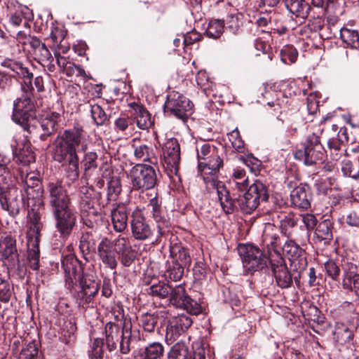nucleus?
Segmentation results:
<instances>
[{
  "instance_id": "nucleus-8",
  "label": "nucleus",
  "mask_w": 359,
  "mask_h": 359,
  "mask_svg": "<svg viewBox=\"0 0 359 359\" xmlns=\"http://www.w3.org/2000/svg\"><path fill=\"white\" fill-rule=\"evenodd\" d=\"M129 177L135 190L151 189L156 184V174L151 165L140 163L135 165L131 168Z\"/></svg>"
},
{
  "instance_id": "nucleus-55",
  "label": "nucleus",
  "mask_w": 359,
  "mask_h": 359,
  "mask_svg": "<svg viewBox=\"0 0 359 359\" xmlns=\"http://www.w3.org/2000/svg\"><path fill=\"white\" fill-rule=\"evenodd\" d=\"M297 218L292 214H287L280 221V225L283 230L287 231L290 228H293L297 225Z\"/></svg>"
},
{
  "instance_id": "nucleus-11",
  "label": "nucleus",
  "mask_w": 359,
  "mask_h": 359,
  "mask_svg": "<svg viewBox=\"0 0 359 359\" xmlns=\"http://www.w3.org/2000/svg\"><path fill=\"white\" fill-rule=\"evenodd\" d=\"M130 228L133 238L140 241L150 239L154 233L142 211L140 209H136L132 213Z\"/></svg>"
},
{
  "instance_id": "nucleus-54",
  "label": "nucleus",
  "mask_w": 359,
  "mask_h": 359,
  "mask_svg": "<svg viewBox=\"0 0 359 359\" xmlns=\"http://www.w3.org/2000/svg\"><path fill=\"white\" fill-rule=\"evenodd\" d=\"M328 147L331 151V155L334 160H338L340 157L338 151H345L341 149V144L337 139H331L328 141Z\"/></svg>"
},
{
  "instance_id": "nucleus-16",
  "label": "nucleus",
  "mask_w": 359,
  "mask_h": 359,
  "mask_svg": "<svg viewBox=\"0 0 359 359\" xmlns=\"http://www.w3.org/2000/svg\"><path fill=\"white\" fill-rule=\"evenodd\" d=\"M149 210L151 217L156 223L157 231L156 232V240H158L165 233V230L168 228L170 223L166 219L161 208V202L157 197L152 198L148 205Z\"/></svg>"
},
{
  "instance_id": "nucleus-41",
  "label": "nucleus",
  "mask_w": 359,
  "mask_h": 359,
  "mask_svg": "<svg viewBox=\"0 0 359 359\" xmlns=\"http://www.w3.org/2000/svg\"><path fill=\"white\" fill-rule=\"evenodd\" d=\"M217 153L216 149L210 144H204L199 149H197V158L198 163L201 161H205L210 157H214Z\"/></svg>"
},
{
  "instance_id": "nucleus-27",
  "label": "nucleus",
  "mask_w": 359,
  "mask_h": 359,
  "mask_svg": "<svg viewBox=\"0 0 359 359\" xmlns=\"http://www.w3.org/2000/svg\"><path fill=\"white\" fill-rule=\"evenodd\" d=\"M333 222L330 219H325L319 222L315 229V238L325 244L329 243L333 238Z\"/></svg>"
},
{
  "instance_id": "nucleus-47",
  "label": "nucleus",
  "mask_w": 359,
  "mask_h": 359,
  "mask_svg": "<svg viewBox=\"0 0 359 359\" xmlns=\"http://www.w3.org/2000/svg\"><path fill=\"white\" fill-rule=\"evenodd\" d=\"M325 269L327 275L332 280L338 279L341 269L339 266L334 260H328L325 263Z\"/></svg>"
},
{
  "instance_id": "nucleus-3",
  "label": "nucleus",
  "mask_w": 359,
  "mask_h": 359,
  "mask_svg": "<svg viewBox=\"0 0 359 359\" xmlns=\"http://www.w3.org/2000/svg\"><path fill=\"white\" fill-rule=\"evenodd\" d=\"M62 266L68 288H72L76 281L79 282L81 290L77 294L79 304L84 306L90 303L100 288L99 283L95 276L83 273L80 262L73 255L64 257L62 259Z\"/></svg>"
},
{
  "instance_id": "nucleus-53",
  "label": "nucleus",
  "mask_w": 359,
  "mask_h": 359,
  "mask_svg": "<svg viewBox=\"0 0 359 359\" xmlns=\"http://www.w3.org/2000/svg\"><path fill=\"white\" fill-rule=\"evenodd\" d=\"M67 76H73L74 75L76 76H83L85 74V70L82 69L81 67L76 65L75 64L71 62L67 65L65 69L63 71Z\"/></svg>"
},
{
  "instance_id": "nucleus-21",
  "label": "nucleus",
  "mask_w": 359,
  "mask_h": 359,
  "mask_svg": "<svg viewBox=\"0 0 359 359\" xmlns=\"http://www.w3.org/2000/svg\"><path fill=\"white\" fill-rule=\"evenodd\" d=\"M262 245L268 249L269 252L273 251L277 257H280L277 247L279 245L280 238L276 226L268 223L265 225L262 236Z\"/></svg>"
},
{
  "instance_id": "nucleus-62",
  "label": "nucleus",
  "mask_w": 359,
  "mask_h": 359,
  "mask_svg": "<svg viewBox=\"0 0 359 359\" xmlns=\"http://www.w3.org/2000/svg\"><path fill=\"white\" fill-rule=\"evenodd\" d=\"M111 243L107 238L103 239L98 245V254L101 256L104 254L113 252Z\"/></svg>"
},
{
  "instance_id": "nucleus-13",
  "label": "nucleus",
  "mask_w": 359,
  "mask_h": 359,
  "mask_svg": "<svg viewBox=\"0 0 359 359\" xmlns=\"http://www.w3.org/2000/svg\"><path fill=\"white\" fill-rule=\"evenodd\" d=\"M60 121L61 116L59 113L55 111L48 113L39 121V127L36 125V133L30 135L38 136L40 140L45 141L57 132ZM37 123L38 121L36 124Z\"/></svg>"
},
{
  "instance_id": "nucleus-40",
  "label": "nucleus",
  "mask_w": 359,
  "mask_h": 359,
  "mask_svg": "<svg viewBox=\"0 0 359 359\" xmlns=\"http://www.w3.org/2000/svg\"><path fill=\"white\" fill-rule=\"evenodd\" d=\"M224 32V23L222 21L216 20L211 21L208 28L206 29L205 33L208 36L217 39L219 38Z\"/></svg>"
},
{
  "instance_id": "nucleus-32",
  "label": "nucleus",
  "mask_w": 359,
  "mask_h": 359,
  "mask_svg": "<svg viewBox=\"0 0 359 359\" xmlns=\"http://www.w3.org/2000/svg\"><path fill=\"white\" fill-rule=\"evenodd\" d=\"M286 8L297 17H308L310 7L304 0H283Z\"/></svg>"
},
{
  "instance_id": "nucleus-2",
  "label": "nucleus",
  "mask_w": 359,
  "mask_h": 359,
  "mask_svg": "<svg viewBox=\"0 0 359 359\" xmlns=\"http://www.w3.org/2000/svg\"><path fill=\"white\" fill-rule=\"evenodd\" d=\"M48 201L55 221L60 238L67 239L76 223V212L71 207L67 189L58 182L47 184Z\"/></svg>"
},
{
  "instance_id": "nucleus-63",
  "label": "nucleus",
  "mask_w": 359,
  "mask_h": 359,
  "mask_svg": "<svg viewBox=\"0 0 359 359\" xmlns=\"http://www.w3.org/2000/svg\"><path fill=\"white\" fill-rule=\"evenodd\" d=\"M100 344H102L98 340H95L94 346L93 347L92 355L90 359H102L103 350L102 347L100 346Z\"/></svg>"
},
{
  "instance_id": "nucleus-10",
  "label": "nucleus",
  "mask_w": 359,
  "mask_h": 359,
  "mask_svg": "<svg viewBox=\"0 0 359 359\" xmlns=\"http://www.w3.org/2000/svg\"><path fill=\"white\" fill-rule=\"evenodd\" d=\"M165 109L170 114L185 121L191 114L192 104L184 95L173 91L167 97Z\"/></svg>"
},
{
  "instance_id": "nucleus-1",
  "label": "nucleus",
  "mask_w": 359,
  "mask_h": 359,
  "mask_svg": "<svg viewBox=\"0 0 359 359\" xmlns=\"http://www.w3.org/2000/svg\"><path fill=\"white\" fill-rule=\"evenodd\" d=\"M83 130L82 128H74L60 133L53 142L51 154L53 158L67 166V176L75 181L79 177V158L77 148L81 144L82 150L86 149V144H83Z\"/></svg>"
},
{
  "instance_id": "nucleus-20",
  "label": "nucleus",
  "mask_w": 359,
  "mask_h": 359,
  "mask_svg": "<svg viewBox=\"0 0 359 359\" xmlns=\"http://www.w3.org/2000/svg\"><path fill=\"white\" fill-rule=\"evenodd\" d=\"M13 154L16 161L22 165H28L35 161V154L28 140H22L12 144Z\"/></svg>"
},
{
  "instance_id": "nucleus-18",
  "label": "nucleus",
  "mask_w": 359,
  "mask_h": 359,
  "mask_svg": "<svg viewBox=\"0 0 359 359\" xmlns=\"http://www.w3.org/2000/svg\"><path fill=\"white\" fill-rule=\"evenodd\" d=\"M270 262L278 286L281 288L290 287L292 283V278L283 259L281 257H278L276 263L272 260Z\"/></svg>"
},
{
  "instance_id": "nucleus-6",
  "label": "nucleus",
  "mask_w": 359,
  "mask_h": 359,
  "mask_svg": "<svg viewBox=\"0 0 359 359\" xmlns=\"http://www.w3.org/2000/svg\"><path fill=\"white\" fill-rule=\"evenodd\" d=\"M269 195L266 186L259 180L251 184L247 191L236 201L241 210L245 214H251L259 205L260 201L268 200Z\"/></svg>"
},
{
  "instance_id": "nucleus-36",
  "label": "nucleus",
  "mask_w": 359,
  "mask_h": 359,
  "mask_svg": "<svg viewBox=\"0 0 359 359\" xmlns=\"http://www.w3.org/2000/svg\"><path fill=\"white\" fill-rule=\"evenodd\" d=\"M283 254L294 262L302 253V249L293 241H287L282 248Z\"/></svg>"
},
{
  "instance_id": "nucleus-15",
  "label": "nucleus",
  "mask_w": 359,
  "mask_h": 359,
  "mask_svg": "<svg viewBox=\"0 0 359 359\" xmlns=\"http://www.w3.org/2000/svg\"><path fill=\"white\" fill-rule=\"evenodd\" d=\"M192 320L187 315L172 317L166 327L165 339L168 342L174 341L179 336L186 332L191 325Z\"/></svg>"
},
{
  "instance_id": "nucleus-14",
  "label": "nucleus",
  "mask_w": 359,
  "mask_h": 359,
  "mask_svg": "<svg viewBox=\"0 0 359 359\" xmlns=\"http://www.w3.org/2000/svg\"><path fill=\"white\" fill-rule=\"evenodd\" d=\"M163 156L170 175H177L180 161V148L175 138L168 140L163 147Z\"/></svg>"
},
{
  "instance_id": "nucleus-37",
  "label": "nucleus",
  "mask_w": 359,
  "mask_h": 359,
  "mask_svg": "<svg viewBox=\"0 0 359 359\" xmlns=\"http://www.w3.org/2000/svg\"><path fill=\"white\" fill-rule=\"evenodd\" d=\"M341 171L344 175L357 179L359 177V163L346 158L342 161Z\"/></svg>"
},
{
  "instance_id": "nucleus-22",
  "label": "nucleus",
  "mask_w": 359,
  "mask_h": 359,
  "mask_svg": "<svg viewBox=\"0 0 359 359\" xmlns=\"http://www.w3.org/2000/svg\"><path fill=\"white\" fill-rule=\"evenodd\" d=\"M0 257L9 262H14L18 257L16 240L10 235L0 241Z\"/></svg>"
},
{
  "instance_id": "nucleus-58",
  "label": "nucleus",
  "mask_w": 359,
  "mask_h": 359,
  "mask_svg": "<svg viewBox=\"0 0 359 359\" xmlns=\"http://www.w3.org/2000/svg\"><path fill=\"white\" fill-rule=\"evenodd\" d=\"M200 38V34L196 32H188L187 34L183 36V41L182 44L184 46V48H187L194 42L199 41Z\"/></svg>"
},
{
  "instance_id": "nucleus-23",
  "label": "nucleus",
  "mask_w": 359,
  "mask_h": 359,
  "mask_svg": "<svg viewBox=\"0 0 359 359\" xmlns=\"http://www.w3.org/2000/svg\"><path fill=\"white\" fill-rule=\"evenodd\" d=\"M129 106L133 110L132 116L135 119L139 128L146 130L152 126L151 115L142 105L132 102L129 104Z\"/></svg>"
},
{
  "instance_id": "nucleus-24",
  "label": "nucleus",
  "mask_w": 359,
  "mask_h": 359,
  "mask_svg": "<svg viewBox=\"0 0 359 359\" xmlns=\"http://www.w3.org/2000/svg\"><path fill=\"white\" fill-rule=\"evenodd\" d=\"M334 334L337 339L341 344L346 345L347 348L351 350L354 356L356 355L358 346L353 341V332L347 326L341 324L338 325L335 329Z\"/></svg>"
},
{
  "instance_id": "nucleus-43",
  "label": "nucleus",
  "mask_w": 359,
  "mask_h": 359,
  "mask_svg": "<svg viewBox=\"0 0 359 359\" xmlns=\"http://www.w3.org/2000/svg\"><path fill=\"white\" fill-rule=\"evenodd\" d=\"M229 140L232 147L238 151L243 152L244 149V142L242 140L238 129L232 130L228 134Z\"/></svg>"
},
{
  "instance_id": "nucleus-12",
  "label": "nucleus",
  "mask_w": 359,
  "mask_h": 359,
  "mask_svg": "<svg viewBox=\"0 0 359 359\" xmlns=\"http://www.w3.org/2000/svg\"><path fill=\"white\" fill-rule=\"evenodd\" d=\"M170 302L176 307L182 308L191 314L197 315L201 312L200 305L186 294L182 285L174 288L171 286Z\"/></svg>"
},
{
  "instance_id": "nucleus-30",
  "label": "nucleus",
  "mask_w": 359,
  "mask_h": 359,
  "mask_svg": "<svg viewBox=\"0 0 359 359\" xmlns=\"http://www.w3.org/2000/svg\"><path fill=\"white\" fill-rule=\"evenodd\" d=\"M140 140L134 138L132 140V147L134 149L135 157L142 161H147L154 163L156 158L152 152V149L145 144H140Z\"/></svg>"
},
{
  "instance_id": "nucleus-46",
  "label": "nucleus",
  "mask_w": 359,
  "mask_h": 359,
  "mask_svg": "<svg viewBox=\"0 0 359 359\" xmlns=\"http://www.w3.org/2000/svg\"><path fill=\"white\" fill-rule=\"evenodd\" d=\"M158 323V317L154 314H146L142 318V325L144 331L154 332Z\"/></svg>"
},
{
  "instance_id": "nucleus-44",
  "label": "nucleus",
  "mask_w": 359,
  "mask_h": 359,
  "mask_svg": "<svg viewBox=\"0 0 359 359\" xmlns=\"http://www.w3.org/2000/svg\"><path fill=\"white\" fill-rule=\"evenodd\" d=\"M33 54L34 55V58L40 63L52 62L53 60L50 52L47 48L45 43L42 44L39 48L36 49Z\"/></svg>"
},
{
  "instance_id": "nucleus-59",
  "label": "nucleus",
  "mask_w": 359,
  "mask_h": 359,
  "mask_svg": "<svg viewBox=\"0 0 359 359\" xmlns=\"http://www.w3.org/2000/svg\"><path fill=\"white\" fill-rule=\"evenodd\" d=\"M307 109L310 114H314L317 112L319 107V101L317 100L316 95L310 94L307 97Z\"/></svg>"
},
{
  "instance_id": "nucleus-26",
  "label": "nucleus",
  "mask_w": 359,
  "mask_h": 359,
  "mask_svg": "<svg viewBox=\"0 0 359 359\" xmlns=\"http://www.w3.org/2000/svg\"><path fill=\"white\" fill-rule=\"evenodd\" d=\"M113 228L116 232H123L128 226V213L125 206H118L111 212Z\"/></svg>"
},
{
  "instance_id": "nucleus-31",
  "label": "nucleus",
  "mask_w": 359,
  "mask_h": 359,
  "mask_svg": "<svg viewBox=\"0 0 359 359\" xmlns=\"http://www.w3.org/2000/svg\"><path fill=\"white\" fill-rule=\"evenodd\" d=\"M139 355L142 359H163L164 346L160 342H151L139 351Z\"/></svg>"
},
{
  "instance_id": "nucleus-45",
  "label": "nucleus",
  "mask_w": 359,
  "mask_h": 359,
  "mask_svg": "<svg viewBox=\"0 0 359 359\" xmlns=\"http://www.w3.org/2000/svg\"><path fill=\"white\" fill-rule=\"evenodd\" d=\"M97 160V155L96 153L88 152L86 154L83 161L86 175H87L90 170L95 169L98 166Z\"/></svg>"
},
{
  "instance_id": "nucleus-57",
  "label": "nucleus",
  "mask_w": 359,
  "mask_h": 359,
  "mask_svg": "<svg viewBox=\"0 0 359 359\" xmlns=\"http://www.w3.org/2000/svg\"><path fill=\"white\" fill-rule=\"evenodd\" d=\"M128 245V238L119 236L114 241L115 250L118 253L123 254L126 252Z\"/></svg>"
},
{
  "instance_id": "nucleus-52",
  "label": "nucleus",
  "mask_w": 359,
  "mask_h": 359,
  "mask_svg": "<svg viewBox=\"0 0 359 359\" xmlns=\"http://www.w3.org/2000/svg\"><path fill=\"white\" fill-rule=\"evenodd\" d=\"M94 245L95 243L92 238V235L88 232L83 233L79 244L81 250L82 252H89L94 247Z\"/></svg>"
},
{
  "instance_id": "nucleus-29",
  "label": "nucleus",
  "mask_w": 359,
  "mask_h": 359,
  "mask_svg": "<svg viewBox=\"0 0 359 359\" xmlns=\"http://www.w3.org/2000/svg\"><path fill=\"white\" fill-rule=\"evenodd\" d=\"M28 262L30 268L33 270H37L39 268V238L36 236H29L27 240Z\"/></svg>"
},
{
  "instance_id": "nucleus-4",
  "label": "nucleus",
  "mask_w": 359,
  "mask_h": 359,
  "mask_svg": "<svg viewBox=\"0 0 359 359\" xmlns=\"http://www.w3.org/2000/svg\"><path fill=\"white\" fill-rule=\"evenodd\" d=\"M222 165L223 161L218 153H216L214 157L200 161L198 167L203 175L207 189L215 190L222 210L226 214H231L236 209L235 201L231 197L225 184L218 180L219 168Z\"/></svg>"
},
{
  "instance_id": "nucleus-35",
  "label": "nucleus",
  "mask_w": 359,
  "mask_h": 359,
  "mask_svg": "<svg viewBox=\"0 0 359 359\" xmlns=\"http://www.w3.org/2000/svg\"><path fill=\"white\" fill-rule=\"evenodd\" d=\"M189 354L188 346L184 342H177L170 349L167 359H188Z\"/></svg>"
},
{
  "instance_id": "nucleus-42",
  "label": "nucleus",
  "mask_w": 359,
  "mask_h": 359,
  "mask_svg": "<svg viewBox=\"0 0 359 359\" xmlns=\"http://www.w3.org/2000/svg\"><path fill=\"white\" fill-rule=\"evenodd\" d=\"M171 292V286L165 284L154 285L149 287V294L152 296L164 298Z\"/></svg>"
},
{
  "instance_id": "nucleus-56",
  "label": "nucleus",
  "mask_w": 359,
  "mask_h": 359,
  "mask_svg": "<svg viewBox=\"0 0 359 359\" xmlns=\"http://www.w3.org/2000/svg\"><path fill=\"white\" fill-rule=\"evenodd\" d=\"M11 290L8 283L1 280L0 283V300L8 302L11 297Z\"/></svg>"
},
{
  "instance_id": "nucleus-39",
  "label": "nucleus",
  "mask_w": 359,
  "mask_h": 359,
  "mask_svg": "<svg viewBox=\"0 0 359 359\" xmlns=\"http://www.w3.org/2000/svg\"><path fill=\"white\" fill-rule=\"evenodd\" d=\"M245 175V171L243 169H236L233 171V181L240 191H245L248 186V179Z\"/></svg>"
},
{
  "instance_id": "nucleus-60",
  "label": "nucleus",
  "mask_w": 359,
  "mask_h": 359,
  "mask_svg": "<svg viewBox=\"0 0 359 359\" xmlns=\"http://www.w3.org/2000/svg\"><path fill=\"white\" fill-rule=\"evenodd\" d=\"M228 27L233 32L236 33L238 31L242 22L241 15L237 14L236 15H231L230 20L228 21Z\"/></svg>"
},
{
  "instance_id": "nucleus-51",
  "label": "nucleus",
  "mask_w": 359,
  "mask_h": 359,
  "mask_svg": "<svg viewBox=\"0 0 359 359\" xmlns=\"http://www.w3.org/2000/svg\"><path fill=\"white\" fill-rule=\"evenodd\" d=\"M184 274V266L180 263H175L168 271V276L170 279L177 281L181 279Z\"/></svg>"
},
{
  "instance_id": "nucleus-50",
  "label": "nucleus",
  "mask_w": 359,
  "mask_h": 359,
  "mask_svg": "<svg viewBox=\"0 0 359 359\" xmlns=\"http://www.w3.org/2000/svg\"><path fill=\"white\" fill-rule=\"evenodd\" d=\"M81 215L84 216H93L97 215V211L94 208L90 200H86L82 197V201L80 203Z\"/></svg>"
},
{
  "instance_id": "nucleus-48",
  "label": "nucleus",
  "mask_w": 359,
  "mask_h": 359,
  "mask_svg": "<svg viewBox=\"0 0 359 359\" xmlns=\"http://www.w3.org/2000/svg\"><path fill=\"white\" fill-rule=\"evenodd\" d=\"M116 130L121 132L126 131L128 128L134 129V121L129 116H121L115 121Z\"/></svg>"
},
{
  "instance_id": "nucleus-38",
  "label": "nucleus",
  "mask_w": 359,
  "mask_h": 359,
  "mask_svg": "<svg viewBox=\"0 0 359 359\" xmlns=\"http://www.w3.org/2000/svg\"><path fill=\"white\" fill-rule=\"evenodd\" d=\"M90 113L97 126H102L108 121V117L105 111L101 106L97 104L90 105Z\"/></svg>"
},
{
  "instance_id": "nucleus-34",
  "label": "nucleus",
  "mask_w": 359,
  "mask_h": 359,
  "mask_svg": "<svg viewBox=\"0 0 359 359\" xmlns=\"http://www.w3.org/2000/svg\"><path fill=\"white\" fill-rule=\"evenodd\" d=\"M340 39L347 46L359 48V34L356 29L342 27L340 29Z\"/></svg>"
},
{
  "instance_id": "nucleus-19",
  "label": "nucleus",
  "mask_w": 359,
  "mask_h": 359,
  "mask_svg": "<svg viewBox=\"0 0 359 359\" xmlns=\"http://www.w3.org/2000/svg\"><path fill=\"white\" fill-rule=\"evenodd\" d=\"M31 210L29 211V217L30 220V228L28 232V238L29 236H36L39 238L40 231L43 226L41 222V217L44 212V202L42 200V204H39L34 201L31 203Z\"/></svg>"
},
{
  "instance_id": "nucleus-5",
  "label": "nucleus",
  "mask_w": 359,
  "mask_h": 359,
  "mask_svg": "<svg viewBox=\"0 0 359 359\" xmlns=\"http://www.w3.org/2000/svg\"><path fill=\"white\" fill-rule=\"evenodd\" d=\"M22 93L13 103V120L22 126L29 134L36 133V123L37 122L36 108L37 103L34 97V88L25 82L22 86Z\"/></svg>"
},
{
  "instance_id": "nucleus-49",
  "label": "nucleus",
  "mask_w": 359,
  "mask_h": 359,
  "mask_svg": "<svg viewBox=\"0 0 359 359\" xmlns=\"http://www.w3.org/2000/svg\"><path fill=\"white\" fill-rule=\"evenodd\" d=\"M38 353V348L35 343L30 342L22 350L20 358L25 359H37Z\"/></svg>"
},
{
  "instance_id": "nucleus-9",
  "label": "nucleus",
  "mask_w": 359,
  "mask_h": 359,
  "mask_svg": "<svg viewBox=\"0 0 359 359\" xmlns=\"http://www.w3.org/2000/svg\"><path fill=\"white\" fill-rule=\"evenodd\" d=\"M238 253L243 266L250 272L262 270L269 262L268 257L259 248L252 244L240 245Z\"/></svg>"
},
{
  "instance_id": "nucleus-25",
  "label": "nucleus",
  "mask_w": 359,
  "mask_h": 359,
  "mask_svg": "<svg viewBox=\"0 0 359 359\" xmlns=\"http://www.w3.org/2000/svg\"><path fill=\"white\" fill-rule=\"evenodd\" d=\"M137 331L132 329L130 321L124 320L121 340L120 341V351L123 354H128L130 351L131 343L137 339Z\"/></svg>"
},
{
  "instance_id": "nucleus-17",
  "label": "nucleus",
  "mask_w": 359,
  "mask_h": 359,
  "mask_svg": "<svg viewBox=\"0 0 359 359\" xmlns=\"http://www.w3.org/2000/svg\"><path fill=\"white\" fill-rule=\"evenodd\" d=\"M24 190L27 198V205L36 201V203L42 204L43 189L39 178L34 173L27 174L23 179Z\"/></svg>"
},
{
  "instance_id": "nucleus-33",
  "label": "nucleus",
  "mask_w": 359,
  "mask_h": 359,
  "mask_svg": "<svg viewBox=\"0 0 359 359\" xmlns=\"http://www.w3.org/2000/svg\"><path fill=\"white\" fill-rule=\"evenodd\" d=\"M106 344L108 349L111 351L116 347L120 329L119 326L112 322H109L105 325Z\"/></svg>"
},
{
  "instance_id": "nucleus-28",
  "label": "nucleus",
  "mask_w": 359,
  "mask_h": 359,
  "mask_svg": "<svg viewBox=\"0 0 359 359\" xmlns=\"http://www.w3.org/2000/svg\"><path fill=\"white\" fill-rule=\"evenodd\" d=\"M292 204L299 208L306 210L310 205V195L308 193V189L304 187L299 186L294 188L290 194Z\"/></svg>"
},
{
  "instance_id": "nucleus-61",
  "label": "nucleus",
  "mask_w": 359,
  "mask_h": 359,
  "mask_svg": "<svg viewBox=\"0 0 359 359\" xmlns=\"http://www.w3.org/2000/svg\"><path fill=\"white\" fill-rule=\"evenodd\" d=\"M102 262L111 269H114L117 266V262L115 257L114 252L104 254L100 256Z\"/></svg>"
},
{
  "instance_id": "nucleus-7",
  "label": "nucleus",
  "mask_w": 359,
  "mask_h": 359,
  "mask_svg": "<svg viewBox=\"0 0 359 359\" xmlns=\"http://www.w3.org/2000/svg\"><path fill=\"white\" fill-rule=\"evenodd\" d=\"M324 149L320 138L314 133L309 135L302 144V147L294 153L296 159L303 161L305 165H311L323 160Z\"/></svg>"
},
{
  "instance_id": "nucleus-64",
  "label": "nucleus",
  "mask_w": 359,
  "mask_h": 359,
  "mask_svg": "<svg viewBox=\"0 0 359 359\" xmlns=\"http://www.w3.org/2000/svg\"><path fill=\"white\" fill-rule=\"evenodd\" d=\"M302 220L307 229H312L317 226V220L313 215L306 214L303 216Z\"/></svg>"
}]
</instances>
